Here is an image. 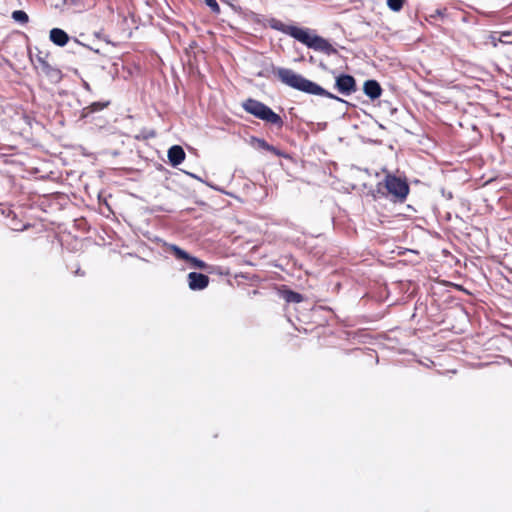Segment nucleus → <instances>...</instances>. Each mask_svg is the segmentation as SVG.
<instances>
[{
    "instance_id": "nucleus-1",
    "label": "nucleus",
    "mask_w": 512,
    "mask_h": 512,
    "mask_svg": "<svg viewBox=\"0 0 512 512\" xmlns=\"http://www.w3.org/2000/svg\"><path fill=\"white\" fill-rule=\"evenodd\" d=\"M269 25L272 29L289 35L310 49L322 52L328 56L338 54V50L327 39L312 33L308 28L288 25L274 18L269 21Z\"/></svg>"
},
{
    "instance_id": "nucleus-2",
    "label": "nucleus",
    "mask_w": 512,
    "mask_h": 512,
    "mask_svg": "<svg viewBox=\"0 0 512 512\" xmlns=\"http://www.w3.org/2000/svg\"><path fill=\"white\" fill-rule=\"evenodd\" d=\"M274 75L283 84H285L293 89L299 90L301 92H304V93H307L310 95L322 96V97L334 99L337 101H343L341 98H339L336 95L325 90L323 87H321L317 83L303 77L300 74H297L292 69L277 68L276 70H274Z\"/></svg>"
},
{
    "instance_id": "nucleus-3",
    "label": "nucleus",
    "mask_w": 512,
    "mask_h": 512,
    "mask_svg": "<svg viewBox=\"0 0 512 512\" xmlns=\"http://www.w3.org/2000/svg\"><path fill=\"white\" fill-rule=\"evenodd\" d=\"M409 184L405 179L393 174H387L377 184V192L385 197H391L394 202H404L409 194Z\"/></svg>"
},
{
    "instance_id": "nucleus-4",
    "label": "nucleus",
    "mask_w": 512,
    "mask_h": 512,
    "mask_svg": "<svg viewBox=\"0 0 512 512\" xmlns=\"http://www.w3.org/2000/svg\"><path fill=\"white\" fill-rule=\"evenodd\" d=\"M242 107L247 113L267 123L273 124L278 128H282L284 125V122L280 115H278L270 107L256 99L248 98L242 103Z\"/></svg>"
},
{
    "instance_id": "nucleus-5",
    "label": "nucleus",
    "mask_w": 512,
    "mask_h": 512,
    "mask_svg": "<svg viewBox=\"0 0 512 512\" xmlns=\"http://www.w3.org/2000/svg\"><path fill=\"white\" fill-rule=\"evenodd\" d=\"M335 88L345 96H349L357 91L356 80L352 75L340 74L335 78Z\"/></svg>"
},
{
    "instance_id": "nucleus-6",
    "label": "nucleus",
    "mask_w": 512,
    "mask_h": 512,
    "mask_svg": "<svg viewBox=\"0 0 512 512\" xmlns=\"http://www.w3.org/2000/svg\"><path fill=\"white\" fill-rule=\"evenodd\" d=\"M169 251L177 259L187 261L195 268L202 269V270H206L208 268V265L204 261H202L194 256H191L190 254H188L186 251H184L177 245H171L169 247Z\"/></svg>"
},
{
    "instance_id": "nucleus-7",
    "label": "nucleus",
    "mask_w": 512,
    "mask_h": 512,
    "mask_svg": "<svg viewBox=\"0 0 512 512\" xmlns=\"http://www.w3.org/2000/svg\"><path fill=\"white\" fill-rule=\"evenodd\" d=\"M209 284V277L202 273L190 272L188 274V286L191 290H203Z\"/></svg>"
},
{
    "instance_id": "nucleus-8",
    "label": "nucleus",
    "mask_w": 512,
    "mask_h": 512,
    "mask_svg": "<svg viewBox=\"0 0 512 512\" xmlns=\"http://www.w3.org/2000/svg\"><path fill=\"white\" fill-rule=\"evenodd\" d=\"M363 91L371 100H375L381 96L383 90L376 80H367L364 82Z\"/></svg>"
},
{
    "instance_id": "nucleus-9",
    "label": "nucleus",
    "mask_w": 512,
    "mask_h": 512,
    "mask_svg": "<svg viewBox=\"0 0 512 512\" xmlns=\"http://www.w3.org/2000/svg\"><path fill=\"white\" fill-rule=\"evenodd\" d=\"M184 149L179 145H174L168 150V160L172 166H178L185 160Z\"/></svg>"
},
{
    "instance_id": "nucleus-10",
    "label": "nucleus",
    "mask_w": 512,
    "mask_h": 512,
    "mask_svg": "<svg viewBox=\"0 0 512 512\" xmlns=\"http://www.w3.org/2000/svg\"><path fill=\"white\" fill-rule=\"evenodd\" d=\"M50 40L55 44V45H58V46H65L68 41H69V36L68 34L60 29V28H53L51 31H50Z\"/></svg>"
},
{
    "instance_id": "nucleus-11",
    "label": "nucleus",
    "mask_w": 512,
    "mask_h": 512,
    "mask_svg": "<svg viewBox=\"0 0 512 512\" xmlns=\"http://www.w3.org/2000/svg\"><path fill=\"white\" fill-rule=\"evenodd\" d=\"M280 296L287 302V303H300L303 301V296L295 291H292L290 289H282L280 290Z\"/></svg>"
},
{
    "instance_id": "nucleus-12",
    "label": "nucleus",
    "mask_w": 512,
    "mask_h": 512,
    "mask_svg": "<svg viewBox=\"0 0 512 512\" xmlns=\"http://www.w3.org/2000/svg\"><path fill=\"white\" fill-rule=\"evenodd\" d=\"M39 63H40V69H41V72L50 77V78H59L60 76V71L54 67H52L47 61H45L44 59L42 58H39Z\"/></svg>"
},
{
    "instance_id": "nucleus-13",
    "label": "nucleus",
    "mask_w": 512,
    "mask_h": 512,
    "mask_svg": "<svg viewBox=\"0 0 512 512\" xmlns=\"http://www.w3.org/2000/svg\"><path fill=\"white\" fill-rule=\"evenodd\" d=\"M109 105V101L106 102H93L92 104L84 107L82 109V117H88L90 114L94 112H98L103 110Z\"/></svg>"
},
{
    "instance_id": "nucleus-14",
    "label": "nucleus",
    "mask_w": 512,
    "mask_h": 512,
    "mask_svg": "<svg viewBox=\"0 0 512 512\" xmlns=\"http://www.w3.org/2000/svg\"><path fill=\"white\" fill-rule=\"evenodd\" d=\"M259 149L266 150L276 156H283L284 154L275 146L270 145L266 140L255 138L254 139Z\"/></svg>"
},
{
    "instance_id": "nucleus-15",
    "label": "nucleus",
    "mask_w": 512,
    "mask_h": 512,
    "mask_svg": "<svg viewBox=\"0 0 512 512\" xmlns=\"http://www.w3.org/2000/svg\"><path fill=\"white\" fill-rule=\"evenodd\" d=\"M12 18L21 24H27L29 21V17L26 12L22 10H15L12 12Z\"/></svg>"
},
{
    "instance_id": "nucleus-16",
    "label": "nucleus",
    "mask_w": 512,
    "mask_h": 512,
    "mask_svg": "<svg viewBox=\"0 0 512 512\" xmlns=\"http://www.w3.org/2000/svg\"><path fill=\"white\" fill-rule=\"evenodd\" d=\"M405 0H387L388 7L394 11L398 12L403 8Z\"/></svg>"
},
{
    "instance_id": "nucleus-17",
    "label": "nucleus",
    "mask_w": 512,
    "mask_h": 512,
    "mask_svg": "<svg viewBox=\"0 0 512 512\" xmlns=\"http://www.w3.org/2000/svg\"><path fill=\"white\" fill-rule=\"evenodd\" d=\"M205 4L207 5V7L210 8V10L213 13H215V14L220 13V6L216 0H205Z\"/></svg>"
},
{
    "instance_id": "nucleus-18",
    "label": "nucleus",
    "mask_w": 512,
    "mask_h": 512,
    "mask_svg": "<svg viewBox=\"0 0 512 512\" xmlns=\"http://www.w3.org/2000/svg\"><path fill=\"white\" fill-rule=\"evenodd\" d=\"M511 36V32L510 31H504V32H501L500 34V38L498 39L499 42L501 43H505V44H512V40H508V37Z\"/></svg>"
},
{
    "instance_id": "nucleus-19",
    "label": "nucleus",
    "mask_w": 512,
    "mask_h": 512,
    "mask_svg": "<svg viewBox=\"0 0 512 512\" xmlns=\"http://www.w3.org/2000/svg\"><path fill=\"white\" fill-rule=\"evenodd\" d=\"M446 12H447L446 8L436 9L432 14H430V18H433V19L436 17L444 18L446 16Z\"/></svg>"
},
{
    "instance_id": "nucleus-20",
    "label": "nucleus",
    "mask_w": 512,
    "mask_h": 512,
    "mask_svg": "<svg viewBox=\"0 0 512 512\" xmlns=\"http://www.w3.org/2000/svg\"><path fill=\"white\" fill-rule=\"evenodd\" d=\"M75 275H78V276H84L85 275V272L83 270H81L80 267H78L76 270H75Z\"/></svg>"
}]
</instances>
